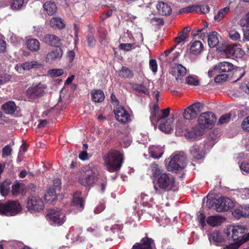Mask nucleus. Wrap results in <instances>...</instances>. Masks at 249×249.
I'll list each match as a JSON object with an SVG mask.
<instances>
[{
  "instance_id": "f257e3e1",
  "label": "nucleus",
  "mask_w": 249,
  "mask_h": 249,
  "mask_svg": "<svg viewBox=\"0 0 249 249\" xmlns=\"http://www.w3.org/2000/svg\"><path fill=\"white\" fill-rule=\"evenodd\" d=\"M216 121L215 115L211 112H203L198 119V125L190 131H186L184 135L187 138L197 139L201 136L206 129H211Z\"/></svg>"
},
{
  "instance_id": "f03ea898",
  "label": "nucleus",
  "mask_w": 249,
  "mask_h": 249,
  "mask_svg": "<svg viewBox=\"0 0 249 249\" xmlns=\"http://www.w3.org/2000/svg\"><path fill=\"white\" fill-rule=\"evenodd\" d=\"M103 159L107 170L114 172L121 167L123 157L122 154L119 151L112 150L104 157Z\"/></svg>"
},
{
  "instance_id": "7ed1b4c3",
  "label": "nucleus",
  "mask_w": 249,
  "mask_h": 249,
  "mask_svg": "<svg viewBox=\"0 0 249 249\" xmlns=\"http://www.w3.org/2000/svg\"><path fill=\"white\" fill-rule=\"evenodd\" d=\"M175 183V179L171 175L162 173L154 182V188L157 194H161L163 192L172 189Z\"/></svg>"
},
{
  "instance_id": "20e7f679",
  "label": "nucleus",
  "mask_w": 249,
  "mask_h": 249,
  "mask_svg": "<svg viewBox=\"0 0 249 249\" xmlns=\"http://www.w3.org/2000/svg\"><path fill=\"white\" fill-rule=\"evenodd\" d=\"M207 204L209 208L215 207L217 212L228 211L233 208L234 203L231 199L228 197H212L210 199L209 196H207Z\"/></svg>"
},
{
  "instance_id": "39448f33",
  "label": "nucleus",
  "mask_w": 249,
  "mask_h": 249,
  "mask_svg": "<svg viewBox=\"0 0 249 249\" xmlns=\"http://www.w3.org/2000/svg\"><path fill=\"white\" fill-rule=\"evenodd\" d=\"M99 173L96 167L92 164L83 167L79 181L84 186H90L94 183L98 178Z\"/></svg>"
},
{
  "instance_id": "423d86ee",
  "label": "nucleus",
  "mask_w": 249,
  "mask_h": 249,
  "mask_svg": "<svg viewBox=\"0 0 249 249\" xmlns=\"http://www.w3.org/2000/svg\"><path fill=\"white\" fill-rule=\"evenodd\" d=\"M167 169L169 171H178L186 166V158L182 152H175L166 160Z\"/></svg>"
},
{
  "instance_id": "0eeeda50",
  "label": "nucleus",
  "mask_w": 249,
  "mask_h": 249,
  "mask_svg": "<svg viewBox=\"0 0 249 249\" xmlns=\"http://www.w3.org/2000/svg\"><path fill=\"white\" fill-rule=\"evenodd\" d=\"M22 208L17 201H9L0 204V214L6 216H14L19 213Z\"/></svg>"
},
{
  "instance_id": "6e6552de",
  "label": "nucleus",
  "mask_w": 249,
  "mask_h": 249,
  "mask_svg": "<svg viewBox=\"0 0 249 249\" xmlns=\"http://www.w3.org/2000/svg\"><path fill=\"white\" fill-rule=\"evenodd\" d=\"M47 218L50 224L53 226H60L66 221L65 214L57 208L49 210Z\"/></svg>"
},
{
  "instance_id": "1a4fd4ad",
  "label": "nucleus",
  "mask_w": 249,
  "mask_h": 249,
  "mask_svg": "<svg viewBox=\"0 0 249 249\" xmlns=\"http://www.w3.org/2000/svg\"><path fill=\"white\" fill-rule=\"evenodd\" d=\"M46 89V86L41 83L37 85H33L27 89L26 98L30 101H34L44 95Z\"/></svg>"
},
{
  "instance_id": "9d476101",
  "label": "nucleus",
  "mask_w": 249,
  "mask_h": 249,
  "mask_svg": "<svg viewBox=\"0 0 249 249\" xmlns=\"http://www.w3.org/2000/svg\"><path fill=\"white\" fill-rule=\"evenodd\" d=\"M26 207L31 213L39 212L43 209L44 204L39 196H31L28 198Z\"/></svg>"
},
{
  "instance_id": "9b49d317",
  "label": "nucleus",
  "mask_w": 249,
  "mask_h": 249,
  "mask_svg": "<svg viewBox=\"0 0 249 249\" xmlns=\"http://www.w3.org/2000/svg\"><path fill=\"white\" fill-rule=\"evenodd\" d=\"M170 109L167 108L160 110L158 104L154 105L151 109L150 120L152 124L160 122L166 118L169 115Z\"/></svg>"
},
{
  "instance_id": "f8f14e48",
  "label": "nucleus",
  "mask_w": 249,
  "mask_h": 249,
  "mask_svg": "<svg viewBox=\"0 0 249 249\" xmlns=\"http://www.w3.org/2000/svg\"><path fill=\"white\" fill-rule=\"evenodd\" d=\"M246 229L241 225L229 226L225 231L227 237L229 239H232L233 240L242 239V236L245 232Z\"/></svg>"
},
{
  "instance_id": "ddd939ff",
  "label": "nucleus",
  "mask_w": 249,
  "mask_h": 249,
  "mask_svg": "<svg viewBox=\"0 0 249 249\" xmlns=\"http://www.w3.org/2000/svg\"><path fill=\"white\" fill-rule=\"evenodd\" d=\"M204 105L200 102L195 103L185 109L183 117L186 120H192L196 117L198 114L203 109Z\"/></svg>"
},
{
  "instance_id": "4468645a",
  "label": "nucleus",
  "mask_w": 249,
  "mask_h": 249,
  "mask_svg": "<svg viewBox=\"0 0 249 249\" xmlns=\"http://www.w3.org/2000/svg\"><path fill=\"white\" fill-rule=\"evenodd\" d=\"M61 181L59 178H55L53 180V188L48 190L45 195V199L48 201L53 203L57 198V192L60 190Z\"/></svg>"
},
{
  "instance_id": "2eb2a0df",
  "label": "nucleus",
  "mask_w": 249,
  "mask_h": 249,
  "mask_svg": "<svg viewBox=\"0 0 249 249\" xmlns=\"http://www.w3.org/2000/svg\"><path fill=\"white\" fill-rule=\"evenodd\" d=\"M63 55V51L60 48L56 47L52 49L46 54L45 61L47 63H52L59 60Z\"/></svg>"
},
{
  "instance_id": "dca6fc26",
  "label": "nucleus",
  "mask_w": 249,
  "mask_h": 249,
  "mask_svg": "<svg viewBox=\"0 0 249 249\" xmlns=\"http://www.w3.org/2000/svg\"><path fill=\"white\" fill-rule=\"evenodd\" d=\"M116 119L122 123H126L130 120V116L124 107L118 106L114 109Z\"/></svg>"
},
{
  "instance_id": "f3484780",
  "label": "nucleus",
  "mask_w": 249,
  "mask_h": 249,
  "mask_svg": "<svg viewBox=\"0 0 249 249\" xmlns=\"http://www.w3.org/2000/svg\"><path fill=\"white\" fill-rule=\"evenodd\" d=\"M150 81L147 80L146 82H143L142 84H134L132 86V88L133 90L139 93H142L145 95H149V87L150 85Z\"/></svg>"
},
{
  "instance_id": "a211bd4d",
  "label": "nucleus",
  "mask_w": 249,
  "mask_h": 249,
  "mask_svg": "<svg viewBox=\"0 0 249 249\" xmlns=\"http://www.w3.org/2000/svg\"><path fill=\"white\" fill-rule=\"evenodd\" d=\"M42 41L50 46L58 47L60 44V39L54 35L47 34L42 37Z\"/></svg>"
},
{
  "instance_id": "6ab92c4d",
  "label": "nucleus",
  "mask_w": 249,
  "mask_h": 249,
  "mask_svg": "<svg viewBox=\"0 0 249 249\" xmlns=\"http://www.w3.org/2000/svg\"><path fill=\"white\" fill-rule=\"evenodd\" d=\"M163 120L160 121L159 129L164 133H170L173 129V118L168 119L165 122H163Z\"/></svg>"
},
{
  "instance_id": "aec40b11",
  "label": "nucleus",
  "mask_w": 249,
  "mask_h": 249,
  "mask_svg": "<svg viewBox=\"0 0 249 249\" xmlns=\"http://www.w3.org/2000/svg\"><path fill=\"white\" fill-rule=\"evenodd\" d=\"M173 74L175 76L177 80H180L187 72V70L185 67L182 65L176 64L173 68Z\"/></svg>"
},
{
  "instance_id": "412c9836",
  "label": "nucleus",
  "mask_w": 249,
  "mask_h": 249,
  "mask_svg": "<svg viewBox=\"0 0 249 249\" xmlns=\"http://www.w3.org/2000/svg\"><path fill=\"white\" fill-rule=\"evenodd\" d=\"M225 221V218L219 215L210 216L206 219L207 223L213 227H216L220 225Z\"/></svg>"
},
{
  "instance_id": "4be33fe9",
  "label": "nucleus",
  "mask_w": 249,
  "mask_h": 249,
  "mask_svg": "<svg viewBox=\"0 0 249 249\" xmlns=\"http://www.w3.org/2000/svg\"><path fill=\"white\" fill-rule=\"evenodd\" d=\"M159 13L162 16L170 15L172 12L171 7L166 3L160 1L157 5Z\"/></svg>"
},
{
  "instance_id": "5701e85b",
  "label": "nucleus",
  "mask_w": 249,
  "mask_h": 249,
  "mask_svg": "<svg viewBox=\"0 0 249 249\" xmlns=\"http://www.w3.org/2000/svg\"><path fill=\"white\" fill-rule=\"evenodd\" d=\"M3 112L7 114L12 115L17 110V106L13 101H8L3 104L1 107Z\"/></svg>"
},
{
  "instance_id": "b1692460",
  "label": "nucleus",
  "mask_w": 249,
  "mask_h": 249,
  "mask_svg": "<svg viewBox=\"0 0 249 249\" xmlns=\"http://www.w3.org/2000/svg\"><path fill=\"white\" fill-rule=\"evenodd\" d=\"M208 43L210 48L215 47L219 43V35L217 32L213 31L207 35Z\"/></svg>"
},
{
  "instance_id": "393cba45",
  "label": "nucleus",
  "mask_w": 249,
  "mask_h": 249,
  "mask_svg": "<svg viewBox=\"0 0 249 249\" xmlns=\"http://www.w3.org/2000/svg\"><path fill=\"white\" fill-rule=\"evenodd\" d=\"M191 46L190 49V53L197 55L201 53L204 47L202 43L199 40H195L190 43Z\"/></svg>"
},
{
  "instance_id": "a878e982",
  "label": "nucleus",
  "mask_w": 249,
  "mask_h": 249,
  "mask_svg": "<svg viewBox=\"0 0 249 249\" xmlns=\"http://www.w3.org/2000/svg\"><path fill=\"white\" fill-rule=\"evenodd\" d=\"M153 240L149 238H143L140 243H137L133 247V249H151Z\"/></svg>"
},
{
  "instance_id": "bb28decb",
  "label": "nucleus",
  "mask_w": 249,
  "mask_h": 249,
  "mask_svg": "<svg viewBox=\"0 0 249 249\" xmlns=\"http://www.w3.org/2000/svg\"><path fill=\"white\" fill-rule=\"evenodd\" d=\"M43 8L47 14L52 16L55 14L57 10V6L54 1H48L43 4Z\"/></svg>"
},
{
  "instance_id": "cd10ccee",
  "label": "nucleus",
  "mask_w": 249,
  "mask_h": 249,
  "mask_svg": "<svg viewBox=\"0 0 249 249\" xmlns=\"http://www.w3.org/2000/svg\"><path fill=\"white\" fill-rule=\"evenodd\" d=\"M191 154L193 158L201 159L204 157V152L202 146L197 145H194L190 150Z\"/></svg>"
},
{
  "instance_id": "c85d7f7f",
  "label": "nucleus",
  "mask_w": 249,
  "mask_h": 249,
  "mask_svg": "<svg viewBox=\"0 0 249 249\" xmlns=\"http://www.w3.org/2000/svg\"><path fill=\"white\" fill-rule=\"evenodd\" d=\"M234 69L232 64L228 62H222L215 66V69H218V71L229 72L231 71Z\"/></svg>"
},
{
  "instance_id": "c756f323",
  "label": "nucleus",
  "mask_w": 249,
  "mask_h": 249,
  "mask_svg": "<svg viewBox=\"0 0 249 249\" xmlns=\"http://www.w3.org/2000/svg\"><path fill=\"white\" fill-rule=\"evenodd\" d=\"M149 153L154 159H159L161 157L164 153L163 147L159 146L152 145L149 148Z\"/></svg>"
},
{
  "instance_id": "7c9ffc66",
  "label": "nucleus",
  "mask_w": 249,
  "mask_h": 249,
  "mask_svg": "<svg viewBox=\"0 0 249 249\" xmlns=\"http://www.w3.org/2000/svg\"><path fill=\"white\" fill-rule=\"evenodd\" d=\"M209 239L211 243L217 245L224 241L222 234L217 231H214L209 236Z\"/></svg>"
},
{
  "instance_id": "2f4dec72",
  "label": "nucleus",
  "mask_w": 249,
  "mask_h": 249,
  "mask_svg": "<svg viewBox=\"0 0 249 249\" xmlns=\"http://www.w3.org/2000/svg\"><path fill=\"white\" fill-rule=\"evenodd\" d=\"M81 195L80 191H77L75 193L73 197L72 205L79 207L81 211L84 207V201L80 196Z\"/></svg>"
},
{
  "instance_id": "473e14b6",
  "label": "nucleus",
  "mask_w": 249,
  "mask_h": 249,
  "mask_svg": "<svg viewBox=\"0 0 249 249\" xmlns=\"http://www.w3.org/2000/svg\"><path fill=\"white\" fill-rule=\"evenodd\" d=\"M26 45L28 49L32 52H36L40 48V43L36 39L31 38L27 40Z\"/></svg>"
},
{
  "instance_id": "72a5a7b5",
  "label": "nucleus",
  "mask_w": 249,
  "mask_h": 249,
  "mask_svg": "<svg viewBox=\"0 0 249 249\" xmlns=\"http://www.w3.org/2000/svg\"><path fill=\"white\" fill-rule=\"evenodd\" d=\"M50 24L52 27L62 29L65 27V24L61 18L53 17L50 21Z\"/></svg>"
},
{
  "instance_id": "f704fd0d",
  "label": "nucleus",
  "mask_w": 249,
  "mask_h": 249,
  "mask_svg": "<svg viewBox=\"0 0 249 249\" xmlns=\"http://www.w3.org/2000/svg\"><path fill=\"white\" fill-rule=\"evenodd\" d=\"M91 96L93 101L95 102H101L105 99L104 93L101 90H97L91 92Z\"/></svg>"
},
{
  "instance_id": "c9c22d12",
  "label": "nucleus",
  "mask_w": 249,
  "mask_h": 249,
  "mask_svg": "<svg viewBox=\"0 0 249 249\" xmlns=\"http://www.w3.org/2000/svg\"><path fill=\"white\" fill-rule=\"evenodd\" d=\"M25 71H28L31 69L40 68L42 64L37 61H27L22 64Z\"/></svg>"
},
{
  "instance_id": "e433bc0d",
  "label": "nucleus",
  "mask_w": 249,
  "mask_h": 249,
  "mask_svg": "<svg viewBox=\"0 0 249 249\" xmlns=\"http://www.w3.org/2000/svg\"><path fill=\"white\" fill-rule=\"evenodd\" d=\"M24 7V0H13L11 4V8L14 10H21Z\"/></svg>"
},
{
  "instance_id": "4c0bfd02",
  "label": "nucleus",
  "mask_w": 249,
  "mask_h": 249,
  "mask_svg": "<svg viewBox=\"0 0 249 249\" xmlns=\"http://www.w3.org/2000/svg\"><path fill=\"white\" fill-rule=\"evenodd\" d=\"M230 8L229 7H226L224 8L220 9L217 14L215 16L214 19L217 21H220L223 19L225 16L229 12Z\"/></svg>"
},
{
  "instance_id": "58836bf2",
  "label": "nucleus",
  "mask_w": 249,
  "mask_h": 249,
  "mask_svg": "<svg viewBox=\"0 0 249 249\" xmlns=\"http://www.w3.org/2000/svg\"><path fill=\"white\" fill-rule=\"evenodd\" d=\"M119 74L121 77L124 78H131L133 76L132 71L128 68L124 67H123Z\"/></svg>"
},
{
  "instance_id": "ea45409f",
  "label": "nucleus",
  "mask_w": 249,
  "mask_h": 249,
  "mask_svg": "<svg viewBox=\"0 0 249 249\" xmlns=\"http://www.w3.org/2000/svg\"><path fill=\"white\" fill-rule=\"evenodd\" d=\"M229 36L230 38L234 41H239L241 42H244L246 40H241L240 35L238 31L235 30H232L229 32Z\"/></svg>"
},
{
  "instance_id": "a19ab883",
  "label": "nucleus",
  "mask_w": 249,
  "mask_h": 249,
  "mask_svg": "<svg viewBox=\"0 0 249 249\" xmlns=\"http://www.w3.org/2000/svg\"><path fill=\"white\" fill-rule=\"evenodd\" d=\"M234 46V44L227 45L223 50V53L226 55L227 57L230 58L233 56Z\"/></svg>"
},
{
  "instance_id": "79ce46f5",
  "label": "nucleus",
  "mask_w": 249,
  "mask_h": 249,
  "mask_svg": "<svg viewBox=\"0 0 249 249\" xmlns=\"http://www.w3.org/2000/svg\"><path fill=\"white\" fill-rule=\"evenodd\" d=\"M10 184L7 181L3 182L0 186L1 194L3 196H6L10 190Z\"/></svg>"
},
{
  "instance_id": "37998d69",
  "label": "nucleus",
  "mask_w": 249,
  "mask_h": 249,
  "mask_svg": "<svg viewBox=\"0 0 249 249\" xmlns=\"http://www.w3.org/2000/svg\"><path fill=\"white\" fill-rule=\"evenodd\" d=\"M152 175L154 177L160 176L161 174V169L159 165L156 163L152 164L151 166Z\"/></svg>"
},
{
  "instance_id": "c03bdc74",
  "label": "nucleus",
  "mask_w": 249,
  "mask_h": 249,
  "mask_svg": "<svg viewBox=\"0 0 249 249\" xmlns=\"http://www.w3.org/2000/svg\"><path fill=\"white\" fill-rule=\"evenodd\" d=\"M186 83L190 85L197 86L199 84V80L196 75H190L186 77Z\"/></svg>"
},
{
  "instance_id": "a18cd8bd",
  "label": "nucleus",
  "mask_w": 249,
  "mask_h": 249,
  "mask_svg": "<svg viewBox=\"0 0 249 249\" xmlns=\"http://www.w3.org/2000/svg\"><path fill=\"white\" fill-rule=\"evenodd\" d=\"M241 27H249V12L246 14L239 21Z\"/></svg>"
},
{
  "instance_id": "49530a36",
  "label": "nucleus",
  "mask_w": 249,
  "mask_h": 249,
  "mask_svg": "<svg viewBox=\"0 0 249 249\" xmlns=\"http://www.w3.org/2000/svg\"><path fill=\"white\" fill-rule=\"evenodd\" d=\"M135 43H121L119 45V49L124 51H129L135 48Z\"/></svg>"
},
{
  "instance_id": "de8ad7c7",
  "label": "nucleus",
  "mask_w": 249,
  "mask_h": 249,
  "mask_svg": "<svg viewBox=\"0 0 249 249\" xmlns=\"http://www.w3.org/2000/svg\"><path fill=\"white\" fill-rule=\"evenodd\" d=\"M48 73L52 77H58L63 73V71L60 69H52L49 70Z\"/></svg>"
},
{
  "instance_id": "09e8293b",
  "label": "nucleus",
  "mask_w": 249,
  "mask_h": 249,
  "mask_svg": "<svg viewBox=\"0 0 249 249\" xmlns=\"http://www.w3.org/2000/svg\"><path fill=\"white\" fill-rule=\"evenodd\" d=\"M199 9V5H193L189 6L181 10V12L183 13H190L193 12H198Z\"/></svg>"
},
{
  "instance_id": "8fccbe9b",
  "label": "nucleus",
  "mask_w": 249,
  "mask_h": 249,
  "mask_svg": "<svg viewBox=\"0 0 249 249\" xmlns=\"http://www.w3.org/2000/svg\"><path fill=\"white\" fill-rule=\"evenodd\" d=\"M141 197L142 199V204L143 206H149L151 205L150 204L151 198H150L148 196L144 194H142Z\"/></svg>"
},
{
  "instance_id": "3c124183",
  "label": "nucleus",
  "mask_w": 249,
  "mask_h": 249,
  "mask_svg": "<svg viewBox=\"0 0 249 249\" xmlns=\"http://www.w3.org/2000/svg\"><path fill=\"white\" fill-rule=\"evenodd\" d=\"M232 214L234 217L239 218L241 217H244L243 207L235 209L232 212Z\"/></svg>"
},
{
  "instance_id": "603ef678",
  "label": "nucleus",
  "mask_w": 249,
  "mask_h": 249,
  "mask_svg": "<svg viewBox=\"0 0 249 249\" xmlns=\"http://www.w3.org/2000/svg\"><path fill=\"white\" fill-rule=\"evenodd\" d=\"M188 36L189 35H186L180 32L178 35V36L175 38V42L177 44L183 42L187 39Z\"/></svg>"
},
{
  "instance_id": "864d4df0",
  "label": "nucleus",
  "mask_w": 249,
  "mask_h": 249,
  "mask_svg": "<svg viewBox=\"0 0 249 249\" xmlns=\"http://www.w3.org/2000/svg\"><path fill=\"white\" fill-rule=\"evenodd\" d=\"M234 54L233 56L235 57H241L244 54V52L239 47L234 46Z\"/></svg>"
},
{
  "instance_id": "5fc2aeb1",
  "label": "nucleus",
  "mask_w": 249,
  "mask_h": 249,
  "mask_svg": "<svg viewBox=\"0 0 249 249\" xmlns=\"http://www.w3.org/2000/svg\"><path fill=\"white\" fill-rule=\"evenodd\" d=\"M240 168L243 174H249V162H243L240 165Z\"/></svg>"
},
{
  "instance_id": "6e6d98bb",
  "label": "nucleus",
  "mask_w": 249,
  "mask_h": 249,
  "mask_svg": "<svg viewBox=\"0 0 249 249\" xmlns=\"http://www.w3.org/2000/svg\"><path fill=\"white\" fill-rule=\"evenodd\" d=\"M231 117V114H227L221 116L218 121L219 124H221L229 122Z\"/></svg>"
},
{
  "instance_id": "4d7b16f0",
  "label": "nucleus",
  "mask_w": 249,
  "mask_h": 249,
  "mask_svg": "<svg viewBox=\"0 0 249 249\" xmlns=\"http://www.w3.org/2000/svg\"><path fill=\"white\" fill-rule=\"evenodd\" d=\"M20 184L19 183H16L12 185V193L14 196H16L19 193L20 190Z\"/></svg>"
},
{
  "instance_id": "13d9d810",
  "label": "nucleus",
  "mask_w": 249,
  "mask_h": 249,
  "mask_svg": "<svg viewBox=\"0 0 249 249\" xmlns=\"http://www.w3.org/2000/svg\"><path fill=\"white\" fill-rule=\"evenodd\" d=\"M12 149L11 147L7 145L4 146L2 149V156L3 157H6L10 156L11 154Z\"/></svg>"
},
{
  "instance_id": "bf43d9fd",
  "label": "nucleus",
  "mask_w": 249,
  "mask_h": 249,
  "mask_svg": "<svg viewBox=\"0 0 249 249\" xmlns=\"http://www.w3.org/2000/svg\"><path fill=\"white\" fill-rule=\"evenodd\" d=\"M242 243L237 242L229 244L224 247L222 249H238Z\"/></svg>"
},
{
  "instance_id": "052dcab7",
  "label": "nucleus",
  "mask_w": 249,
  "mask_h": 249,
  "mask_svg": "<svg viewBox=\"0 0 249 249\" xmlns=\"http://www.w3.org/2000/svg\"><path fill=\"white\" fill-rule=\"evenodd\" d=\"M241 125L244 130L249 132V116L244 119Z\"/></svg>"
},
{
  "instance_id": "680f3d73",
  "label": "nucleus",
  "mask_w": 249,
  "mask_h": 249,
  "mask_svg": "<svg viewBox=\"0 0 249 249\" xmlns=\"http://www.w3.org/2000/svg\"><path fill=\"white\" fill-rule=\"evenodd\" d=\"M228 78V75L226 74H218L214 78V81L216 83H220L223 81H225Z\"/></svg>"
},
{
  "instance_id": "e2e57ef3",
  "label": "nucleus",
  "mask_w": 249,
  "mask_h": 249,
  "mask_svg": "<svg viewBox=\"0 0 249 249\" xmlns=\"http://www.w3.org/2000/svg\"><path fill=\"white\" fill-rule=\"evenodd\" d=\"M149 67L152 71L154 73L157 71V63L155 59H151L149 61Z\"/></svg>"
},
{
  "instance_id": "0e129e2a",
  "label": "nucleus",
  "mask_w": 249,
  "mask_h": 249,
  "mask_svg": "<svg viewBox=\"0 0 249 249\" xmlns=\"http://www.w3.org/2000/svg\"><path fill=\"white\" fill-rule=\"evenodd\" d=\"M197 217H198V221L199 223V224L201 225V227H202V228H203L206 225L205 224V216L204 215V214L202 213H200L199 214H198L197 215Z\"/></svg>"
},
{
  "instance_id": "69168bd1",
  "label": "nucleus",
  "mask_w": 249,
  "mask_h": 249,
  "mask_svg": "<svg viewBox=\"0 0 249 249\" xmlns=\"http://www.w3.org/2000/svg\"><path fill=\"white\" fill-rule=\"evenodd\" d=\"M210 7L207 5H202L199 6L198 11L203 14H207L210 11Z\"/></svg>"
},
{
  "instance_id": "338daca9",
  "label": "nucleus",
  "mask_w": 249,
  "mask_h": 249,
  "mask_svg": "<svg viewBox=\"0 0 249 249\" xmlns=\"http://www.w3.org/2000/svg\"><path fill=\"white\" fill-rule=\"evenodd\" d=\"M89 156L86 151H82L79 154V158L83 160H87L89 159Z\"/></svg>"
},
{
  "instance_id": "774afa93",
  "label": "nucleus",
  "mask_w": 249,
  "mask_h": 249,
  "mask_svg": "<svg viewBox=\"0 0 249 249\" xmlns=\"http://www.w3.org/2000/svg\"><path fill=\"white\" fill-rule=\"evenodd\" d=\"M104 209V204L103 203H100L95 208L94 212L95 213H99L102 212Z\"/></svg>"
}]
</instances>
